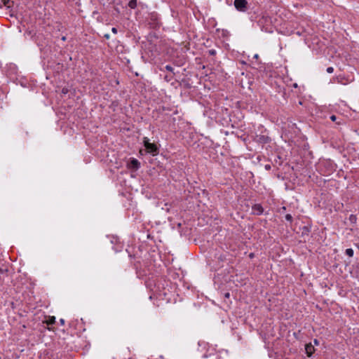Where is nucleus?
Segmentation results:
<instances>
[{
    "label": "nucleus",
    "instance_id": "1",
    "mask_svg": "<svg viewBox=\"0 0 359 359\" xmlns=\"http://www.w3.org/2000/svg\"><path fill=\"white\" fill-rule=\"evenodd\" d=\"M143 143L147 153L151 154L153 156H156L158 154V148L155 144L150 143L149 138L144 137Z\"/></svg>",
    "mask_w": 359,
    "mask_h": 359
},
{
    "label": "nucleus",
    "instance_id": "2",
    "mask_svg": "<svg viewBox=\"0 0 359 359\" xmlns=\"http://www.w3.org/2000/svg\"><path fill=\"white\" fill-rule=\"evenodd\" d=\"M247 5L246 0H234V6L239 11L245 12L247 10Z\"/></svg>",
    "mask_w": 359,
    "mask_h": 359
},
{
    "label": "nucleus",
    "instance_id": "3",
    "mask_svg": "<svg viewBox=\"0 0 359 359\" xmlns=\"http://www.w3.org/2000/svg\"><path fill=\"white\" fill-rule=\"evenodd\" d=\"M128 167L133 170H137L140 167V163L136 158H131L128 163Z\"/></svg>",
    "mask_w": 359,
    "mask_h": 359
},
{
    "label": "nucleus",
    "instance_id": "4",
    "mask_svg": "<svg viewBox=\"0 0 359 359\" xmlns=\"http://www.w3.org/2000/svg\"><path fill=\"white\" fill-rule=\"evenodd\" d=\"M252 211L254 215H260L262 214L264 209L260 204H255L252 206Z\"/></svg>",
    "mask_w": 359,
    "mask_h": 359
},
{
    "label": "nucleus",
    "instance_id": "5",
    "mask_svg": "<svg viewBox=\"0 0 359 359\" xmlns=\"http://www.w3.org/2000/svg\"><path fill=\"white\" fill-rule=\"evenodd\" d=\"M305 350L309 357H311L313 353L315 351L314 347L311 344H306L305 346Z\"/></svg>",
    "mask_w": 359,
    "mask_h": 359
},
{
    "label": "nucleus",
    "instance_id": "6",
    "mask_svg": "<svg viewBox=\"0 0 359 359\" xmlns=\"http://www.w3.org/2000/svg\"><path fill=\"white\" fill-rule=\"evenodd\" d=\"M330 119L333 121V122H335L338 125H341L343 123V121L344 119L342 118H340V117H337V116L335 115H332L330 116Z\"/></svg>",
    "mask_w": 359,
    "mask_h": 359
},
{
    "label": "nucleus",
    "instance_id": "7",
    "mask_svg": "<svg viewBox=\"0 0 359 359\" xmlns=\"http://www.w3.org/2000/svg\"><path fill=\"white\" fill-rule=\"evenodd\" d=\"M128 6L132 9L135 8L137 6V0H130L128 3Z\"/></svg>",
    "mask_w": 359,
    "mask_h": 359
},
{
    "label": "nucleus",
    "instance_id": "8",
    "mask_svg": "<svg viewBox=\"0 0 359 359\" xmlns=\"http://www.w3.org/2000/svg\"><path fill=\"white\" fill-rule=\"evenodd\" d=\"M55 323V317L51 316L46 320L48 325H53Z\"/></svg>",
    "mask_w": 359,
    "mask_h": 359
},
{
    "label": "nucleus",
    "instance_id": "9",
    "mask_svg": "<svg viewBox=\"0 0 359 359\" xmlns=\"http://www.w3.org/2000/svg\"><path fill=\"white\" fill-rule=\"evenodd\" d=\"M345 253L348 257H353V250L352 248H347L345 251Z\"/></svg>",
    "mask_w": 359,
    "mask_h": 359
},
{
    "label": "nucleus",
    "instance_id": "10",
    "mask_svg": "<svg viewBox=\"0 0 359 359\" xmlns=\"http://www.w3.org/2000/svg\"><path fill=\"white\" fill-rule=\"evenodd\" d=\"M165 69H166L167 71H169V72H173V69H173V67H172V66H170V65H166V66L165 67Z\"/></svg>",
    "mask_w": 359,
    "mask_h": 359
},
{
    "label": "nucleus",
    "instance_id": "11",
    "mask_svg": "<svg viewBox=\"0 0 359 359\" xmlns=\"http://www.w3.org/2000/svg\"><path fill=\"white\" fill-rule=\"evenodd\" d=\"M327 72L329 74H332L334 72V68L332 67H329L326 69Z\"/></svg>",
    "mask_w": 359,
    "mask_h": 359
},
{
    "label": "nucleus",
    "instance_id": "12",
    "mask_svg": "<svg viewBox=\"0 0 359 359\" xmlns=\"http://www.w3.org/2000/svg\"><path fill=\"white\" fill-rule=\"evenodd\" d=\"M208 53L210 55H215L216 54V50L215 49H210L208 50Z\"/></svg>",
    "mask_w": 359,
    "mask_h": 359
},
{
    "label": "nucleus",
    "instance_id": "13",
    "mask_svg": "<svg viewBox=\"0 0 359 359\" xmlns=\"http://www.w3.org/2000/svg\"><path fill=\"white\" fill-rule=\"evenodd\" d=\"M268 20H269V19H268L267 18H262V20H259V24L262 23V21L266 22V21H268Z\"/></svg>",
    "mask_w": 359,
    "mask_h": 359
},
{
    "label": "nucleus",
    "instance_id": "14",
    "mask_svg": "<svg viewBox=\"0 0 359 359\" xmlns=\"http://www.w3.org/2000/svg\"><path fill=\"white\" fill-rule=\"evenodd\" d=\"M4 6H7L10 0H1Z\"/></svg>",
    "mask_w": 359,
    "mask_h": 359
},
{
    "label": "nucleus",
    "instance_id": "15",
    "mask_svg": "<svg viewBox=\"0 0 359 359\" xmlns=\"http://www.w3.org/2000/svg\"><path fill=\"white\" fill-rule=\"evenodd\" d=\"M285 218L287 220H292V216L290 215H286Z\"/></svg>",
    "mask_w": 359,
    "mask_h": 359
},
{
    "label": "nucleus",
    "instance_id": "16",
    "mask_svg": "<svg viewBox=\"0 0 359 359\" xmlns=\"http://www.w3.org/2000/svg\"><path fill=\"white\" fill-rule=\"evenodd\" d=\"M111 32L114 33V34H116L117 33V29L116 27H112L111 29Z\"/></svg>",
    "mask_w": 359,
    "mask_h": 359
},
{
    "label": "nucleus",
    "instance_id": "17",
    "mask_svg": "<svg viewBox=\"0 0 359 359\" xmlns=\"http://www.w3.org/2000/svg\"><path fill=\"white\" fill-rule=\"evenodd\" d=\"M60 324H61L62 325H65V320H64V319H62V318H61V319L60 320Z\"/></svg>",
    "mask_w": 359,
    "mask_h": 359
},
{
    "label": "nucleus",
    "instance_id": "18",
    "mask_svg": "<svg viewBox=\"0 0 359 359\" xmlns=\"http://www.w3.org/2000/svg\"><path fill=\"white\" fill-rule=\"evenodd\" d=\"M265 168H266V170H269V169L271 168L270 165H265Z\"/></svg>",
    "mask_w": 359,
    "mask_h": 359
},
{
    "label": "nucleus",
    "instance_id": "19",
    "mask_svg": "<svg viewBox=\"0 0 359 359\" xmlns=\"http://www.w3.org/2000/svg\"><path fill=\"white\" fill-rule=\"evenodd\" d=\"M313 342H314V344H315L316 345H318V340H317V339H314Z\"/></svg>",
    "mask_w": 359,
    "mask_h": 359
},
{
    "label": "nucleus",
    "instance_id": "20",
    "mask_svg": "<svg viewBox=\"0 0 359 359\" xmlns=\"http://www.w3.org/2000/svg\"><path fill=\"white\" fill-rule=\"evenodd\" d=\"M104 37L107 38V39H109V35L108 34H107L104 35Z\"/></svg>",
    "mask_w": 359,
    "mask_h": 359
},
{
    "label": "nucleus",
    "instance_id": "21",
    "mask_svg": "<svg viewBox=\"0 0 359 359\" xmlns=\"http://www.w3.org/2000/svg\"><path fill=\"white\" fill-rule=\"evenodd\" d=\"M67 92V90H65V88L62 89V93H66Z\"/></svg>",
    "mask_w": 359,
    "mask_h": 359
},
{
    "label": "nucleus",
    "instance_id": "22",
    "mask_svg": "<svg viewBox=\"0 0 359 359\" xmlns=\"http://www.w3.org/2000/svg\"><path fill=\"white\" fill-rule=\"evenodd\" d=\"M225 296H226V297H229V293H226Z\"/></svg>",
    "mask_w": 359,
    "mask_h": 359
}]
</instances>
